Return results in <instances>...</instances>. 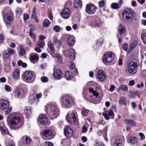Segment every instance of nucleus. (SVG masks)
<instances>
[{"mask_svg":"<svg viewBox=\"0 0 146 146\" xmlns=\"http://www.w3.org/2000/svg\"><path fill=\"white\" fill-rule=\"evenodd\" d=\"M61 106L64 108H69L75 104L74 100L71 96H63L61 97Z\"/></svg>","mask_w":146,"mask_h":146,"instance_id":"1","label":"nucleus"},{"mask_svg":"<svg viewBox=\"0 0 146 146\" xmlns=\"http://www.w3.org/2000/svg\"><path fill=\"white\" fill-rule=\"evenodd\" d=\"M122 15L124 19L128 22L132 21L135 17L134 11L130 8L125 9L123 11Z\"/></svg>","mask_w":146,"mask_h":146,"instance_id":"2","label":"nucleus"},{"mask_svg":"<svg viewBox=\"0 0 146 146\" xmlns=\"http://www.w3.org/2000/svg\"><path fill=\"white\" fill-rule=\"evenodd\" d=\"M137 60L135 59H133L127 66V71L130 74H134L137 71Z\"/></svg>","mask_w":146,"mask_h":146,"instance_id":"3","label":"nucleus"},{"mask_svg":"<svg viewBox=\"0 0 146 146\" xmlns=\"http://www.w3.org/2000/svg\"><path fill=\"white\" fill-rule=\"evenodd\" d=\"M12 107H9V103L8 101L4 100H0V109L1 110H5V113L7 114H9L12 110Z\"/></svg>","mask_w":146,"mask_h":146,"instance_id":"4","label":"nucleus"},{"mask_svg":"<svg viewBox=\"0 0 146 146\" xmlns=\"http://www.w3.org/2000/svg\"><path fill=\"white\" fill-rule=\"evenodd\" d=\"M47 107L50 108V109L51 115L55 118H56L59 114V111L57 108L56 104L55 103H50L47 104Z\"/></svg>","mask_w":146,"mask_h":146,"instance_id":"5","label":"nucleus"},{"mask_svg":"<svg viewBox=\"0 0 146 146\" xmlns=\"http://www.w3.org/2000/svg\"><path fill=\"white\" fill-rule=\"evenodd\" d=\"M11 125L14 127L15 129H17L20 127L22 125L20 118L17 116H13L10 120Z\"/></svg>","mask_w":146,"mask_h":146,"instance_id":"6","label":"nucleus"},{"mask_svg":"<svg viewBox=\"0 0 146 146\" xmlns=\"http://www.w3.org/2000/svg\"><path fill=\"white\" fill-rule=\"evenodd\" d=\"M115 54L111 51H109L105 54L103 58V62L105 63H110L113 60Z\"/></svg>","mask_w":146,"mask_h":146,"instance_id":"7","label":"nucleus"},{"mask_svg":"<svg viewBox=\"0 0 146 146\" xmlns=\"http://www.w3.org/2000/svg\"><path fill=\"white\" fill-rule=\"evenodd\" d=\"M97 9L96 7L94 4H89L86 5V11L89 14H92L95 12Z\"/></svg>","mask_w":146,"mask_h":146,"instance_id":"8","label":"nucleus"},{"mask_svg":"<svg viewBox=\"0 0 146 146\" xmlns=\"http://www.w3.org/2000/svg\"><path fill=\"white\" fill-rule=\"evenodd\" d=\"M71 14L70 10L68 8H65L62 11L61 15L62 18L65 19L69 18Z\"/></svg>","mask_w":146,"mask_h":146,"instance_id":"9","label":"nucleus"},{"mask_svg":"<svg viewBox=\"0 0 146 146\" xmlns=\"http://www.w3.org/2000/svg\"><path fill=\"white\" fill-rule=\"evenodd\" d=\"M66 119L69 122L75 123L76 121V118L74 113L71 112L68 113L66 116Z\"/></svg>","mask_w":146,"mask_h":146,"instance_id":"10","label":"nucleus"},{"mask_svg":"<svg viewBox=\"0 0 146 146\" xmlns=\"http://www.w3.org/2000/svg\"><path fill=\"white\" fill-rule=\"evenodd\" d=\"M3 17L5 23L7 25L11 23L13 19V17L12 15L8 14L3 15Z\"/></svg>","mask_w":146,"mask_h":146,"instance_id":"11","label":"nucleus"},{"mask_svg":"<svg viewBox=\"0 0 146 146\" xmlns=\"http://www.w3.org/2000/svg\"><path fill=\"white\" fill-rule=\"evenodd\" d=\"M102 115L107 120H108L109 119V116L111 117H110L112 119H113L114 117L113 111L112 110H106L105 112L104 113L102 114Z\"/></svg>","mask_w":146,"mask_h":146,"instance_id":"12","label":"nucleus"},{"mask_svg":"<svg viewBox=\"0 0 146 146\" xmlns=\"http://www.w3.org/2000/svg\"><path fill=\"white\" fill-rule=\"evenodd\" d=\"M97 76L98 79L101 81L103 82L106 80V75L104 72L102 70H100L98 71Z\"/></svg>","mask_w":146,"mask_h":146,"instance_id":"13","label":"nucleus"},{"mask_svg":"<svg viewBox=\"0 0 146 146\" xmlns=\"http://www.w3.org/2000/svg\"><path fill=\"white\" fill-rule=\"evenodd\" d=\"M64 133L65 136L70 137L72 136L73 131L72 129L68 126H66L64 130Z\"/></svg>","mask_w":146,"mask_h":146,"instance_id":"14","label":"nucleus"},{"mask_svg":"<svg viewBox=\"0 0 146 146\" xmlns=\"http://www.w3.org/2000/svg\"><path fill=\"white\" fill-rule=\"evenodd\" d=\"M39 57L38 55L37 54H30L29 59L31 62L33 63H35L39 60Z\"/></svg>","mask_w":146,"mask_h":146,"instance_id":"15","label":"nucleus"},{"mask_svg":"<svg viewBox=\"0 0 146 146\" xmlns=\"http://www.w3.org/2000/svg\"><path fill=\"white\" fill-rule=\"evenodd\" d=\"M39 41L37 44V46L40 48H43L44 46L45 42L44 39L46 38V37L42 35H40L38 37Z\"/></svg>","mask_w":146,"mask_h":146,"instance_id":"16","label":"nucleus"},{"mask_svg":"<svg viewBox=\"0 0 146 146\" xmlns=\"http://www.w3.org/2000/svg\"><path fill=\"white\" fill-rule=\"evenodd\" d=\"M27 92L25 90L22 89L18 90L15 93V96L17 98H22L26 95Z\"/></svg>","mask_w":146,"mask_h":146,"instance_id":"17","label":"nucleus"},{"mask_svg":"<svg viewBox=\"0 0 146 146\" xmlns=\"http://www.w3.org/2000/svg\"><path fill=\"white\" fill-rule=\"evenodd\" d=\"M54 76L55 78L58 80L60 79L62 76V72L59 69H57L54 71Z\"/></svg>","mask_w":146,"mask_h":146,"instance_id":"18","label":"nucleus"},{"mask_svg":"<svg viewBox=\"0 0 146 146\" xmlns=\"http://www.w3.org/2000/svg\"><path fill=\"white\" fill-rule=\"evenodd\" d=\"M39 122L42 124L45 125L47 122L48 119L46 116L44 114L40 115L38 117Z\"/></svg>","mask_w":146,"mask_h":146,"instance_id":"19","label":"nucleus"},{"mask_svg":"<svg viewBox=\"0 0 146 146\" xmlns=\"http://www.w3.org/2000/svg\"><path fill=\"white\" fill-rule=\"evenodd\" d=\"M67 42L68 44L70 46H73L75 42V38L73 36L69 35L67 39Z\"/></svg>","mask_w":146,"mask_h":146,"instance_id":"20","label":"nucleus"},{"mask_svg":"<svg viewBox=\"0 0 146 146\" xmlns=\"http://www.w3.org/2000/svg\"><path fill=\"white\" fill-rule=\"evenodd\" d=\"M74 7L75 8H81L82 4L80 0H74L73 2Z\"/></svg>","mask_w":146,"mask_h":146,"instance_id":"21","label":"nucleus"},{"mask_svg":"<svg viewBox=\"0 0 146 146\" xmlns=\"http://www.w3.org/2000/svg\"><path fill=\"white\" fill-rule=\"evenodd\" d=\"M42 135L44 137H50L52 135V132L51 130L49 129H47L44 130L42 132Z\"/></svg>","mask_w":146,"mask_h":146,"instance_id":"22","label":"nucleus"},{"mask_svg":"<svg viewBox=\"0 0 146 146\" xmlns=\"http://www.w3.org/2000/svg\"><path fill=\"white\" fill-rule=\"evenodd\" d=\"M20 76V71L18 69L15 70L13 75V78L16 80L18 79Z\"/></svg>","mask_w":146,"mask_h":146,"instance_id":"23","label":"nucleus"},{"mask_svg":"<svg viewBox=\"0 0 146 146\" xmlns=\"http://www.w3.org/2000/svg\"><path fill=\"white\" fill-rule=\"evenodd\" d=\"M64 77L67 80H71L73 77V74L72 72L68 71L65 72Z\"/></svg>","mask_w":146,"mask_h":146,"instance_id":"24","label":"nucleus"},{"mask_svg":"<svg viewBox=\"0 0 146 146\" xmlns=\"http://www.w3.org/2000/svg\"><path fill=\"white\" fill-rule=\"evenodd\" d=\"M124 121L126 125L132 126H136V123L132 120L126 119Z\"/></svg>","mask_w":146,"mask_h":146,"instance_id":"25","label":"nucleus"},{"mask_svg":"<svg viewBox=\"0 0 146 146\" xmlns=\"http://www.w3.org/2000/svg\"><path fill=\"white\" fill-rule=\"evenodd\" d=\"M138 42L136 41H133L129 46L128 50V53L130 52L137 46Z\"/></svg>","mask_w":146,"mask_h":146,"instance_id":"26","label":"nucleus"},{"mask_svg":"<svg viewBox=\"0 0 146 146\" xmlns=\"http://www.w3.org/2000/svg\"><path fill=\"white\" fill-rule=\"evenodd\" d=\"M118 102L120 104L126 105L127 102V99L125 97H121L118 101Z\"/></svg>","mask_w":146,"mask_h":146,"instance_id":"27","label":"nucleus"},{"mask_svg":"<svg viewBox=\"0 0 146 146\" xmlns=\"http://www.w3.org/2000/svg\"><path fill=\"white\" fill-rule=\"evenodd\" d=\"M53 41L55 46L57 47H59L61 45V41L56 36L53 37Z\"/></svg>","mask_w":146,"mask_h":146,"instance_id":"28","label":"nucleus"},{"mask_svg":"<svg viewBox=\"0 0 146 146\" xmlns=\"http://www.w3.org/2000/svg\"><path fill=\"white\" fill-rule=\"evenodd\" d=\"M119 32L120 35H122L126 31L125 27L122 25H120L118 28Z\"/></svg>","mask_w":146,"mask_h":146,"instance_id":"29","label":"nucleus"},{"mask_svg":"<svg viewBox=\"0 0 146 146\" xmlns=\"http://www.w3.org/2000/svg\"><path fill=\"white\" fill-rule=\"evenodd\" d=\"M91 25L93 26L100 27H101L102 23L101 21L99 20L94 21L91 23Z\"/></svg>","mask_w":146,"mask_h":146,"instance_id":"30","label":"nucleus"},{"mask_svg":"<svg viewBox=\"0 0 146 146\" xmlns=\"http://www.w3.org/2000/svg\"><path fill=\"white\" fill-rule=\"evenodd\" d=\"M34 77L33 72L31 71H28V80H31V81L28 82V83L32 82L34 81V79L33 77Z\"/></svg>","mask_w":146,"mask_h":146,"instance_id":"31","label":"nucleus"},{"mask_svg":"<svg viewBox=\"0 0 146 146\" xmlns=\"http://www.w3.org/2000/svg\"><path fill=\"white\" fill-rule=\"evenodd\" d=\"M31 17L34 19L36 22L38 23V20L36 17V8L35 7H34L33 9L31 15Z\"/></svg>","mask_w":146,"mask_h":146,"instance_id":"32","label":"nucleus"},{"mask_svg":"<svg viewBox=\"0 0 146 146\" xmlns=\"http://www.w3.org/2000/svg\"><path fill=\"white\" fill-rule=\"evenodd\" d=\"M128 140L129 142L132 143H136L137 142V139L135 137H130L128 138Z\"/></svg>","mask_w":146,"mask_h":146,"instance_id":"33","label":"nucleus"},{"mask_svg":"<svg viewBox=\"0 0 146 146\" xmlns=\"http://www.w3.org/2000/svg\"><path fill=\"white\" fill-rule=\"evenodd\" d=\"M70 60H73L75 58V50L73 49H70Z\"/></svg>","mask_w":146,"mask_h":146,"instance_id":"34","label":"nucleus"},{"mask_svg":"<svg viewBox=\"0 0 146 146\" xmlns=\"http://www.w3.org/2000/svg\"><path fill=\"white\" fill-rule=\"evenodd\" d=\"M0 130L3 134H8L9 131L8 129L4 126H0Z\"/></svg>","mask_w":146,"mask_h":146,"instance_id":"35","label":"nucleus"},{"mask_svg":"<svg viewBox=\"0 0 146 146\" xmlns=\"http://www.w3.org/2000/svg\"><path fill=\"white\" fill-rule=\"evenodd\" d=\"M21 78L23 80L27 82V71H25L23 73Z\"/></svg>","mask_w":146,"mask_h":146,"instance_id":"36","label":"nucleus"},{"mask_svg":"<svg viewBox=\"0 0 146 146\" xmlns=\"http://www.w3.org/2000/svg\"><path fill=\"white\" fill-rule=\"evenodd\" d=\"M122 141L121 139L116 140L114 142L113 146H122Z\"/></svg>","mask_w":146,"mask_h":146,"instance_id":"37","label":"nucleus"},{"mask_svg":"<svg viewBox=\"0 0 146 146\" xmlns=\"http://www.w3.org/2000/svg\"><path fill=\"white\" fill-rule=\"evenodd\" d=\"M111 8L114 9H117L121 7V5L117 3H113L111 5Z\"/></svg>","mask_w":146,"mask_h":146,"instance_id":"38","label":"nucleus"},{"mask_svg":"<svg viewBox=\"0 0 146 146\" xmlns=\"http://www.w3.org/2000/svg\"><path fill=\"white\" fill-rule=\"evenodd\" d=\"M35 98V94L31 95L29 96V101L31 104H32L34 102Z\"/></svg>","mask_w":146,"mask_h":146,"instance_id":"39","label":"nucleus"},{"mask_svg":"<svg viewBox=\"0 0 146 146\" xmlns=\"http://www.w3.org/2000/svg\"><path fill=\"white\" fill-rule=\"evenodd\" d=\"M48 47L50 49L52 53H54V45L52 42H50L48 43Z\"/></svg>","mask_w":146,"mask_h":146,"instance_id":"40","label":"nucleus"},{"mask_svg":"<svg viewBox=\"0 0 146 146\" xmlns=\"http://www.w3.org/2000/svg\"><path fill=\"white\" fill-rule=\"evenodd\" d=\"M2 55L3 59L5 58H8L10 56L9 54L8 53L7 51L5 50L3 51Z\"/></svg>","mask_w":146,"mask_h":146,"instance_id":"41","label":"nucleus"},{"mask_svg":"<svg viewBox=\"0 0 146 146\" xmlns=\"http://www.w3.org/2000/svg\"><path fill=\"white\" fill-rule=\"evenodd\" d=\"M50 24V22L48 19H45L43 23V26L45 27H48Z\"/></svg>","mask_w":146,"mask_h":146,"instance_id":"42","label":"nucleus"},{"mask_svg":"<svg viewBox=\"0 0 146 146\" xmlns=\"http://www.w3.org/2000/svg\"><path fill=\"white\" fill-rule=\"evenodd\" d=\"M89 91L90 92L92 93L94 96L96 97H98L99 95V94L97 93V91H94V89L92 88H90Z\"/></svg>","mask_w":146,"mask_h":146,"instance_id":"43","label":"nucleus"},{"mask_svg":"<svg viewBox=\"0 0 146 146\" xmlns=\"http://www.w3.org/2000/svg\"><path fill=\"white\" fill-rule=\"evenodd\" d=\"M15 12L17 15L20 16L22 14L23 11L21 8H17Z\"/></svg>","mask_w":146,"mask_h":146,"instance_id":"44","label":"nucleus"},{"mask_svg":"<svg viewBox=\"0 0 146 146\" xmlns=\"http://www.w3.org/2000/svg\"><path fill=\"white\" fill-rule=\"evenodd\" d=\"M106 4V2L104 0L100 1L98 2V5L100 7H103Z\"/></svg>","mask_w":146,"mask_h":146,"instance_id":"45","label":"nucleus"},{"mask_svg":"<svg viewBox=\"0 0 146 146\" xmlns=\"http://www.w3.org/2000/svg\"><path fill=\"white\" fill-rule=\"evenodd\" d=\"M120 88L121 90L124 91H127L128 90L127 87L125 85H121L120 86Z\"/></svg>","mask_w":146,"mask_h":146,"instance_id":"46","label":"nucleus"},{"mask_svg":"<svg viewBox=\"0 0 146 146\" xmlns=\"http://www.w3.org/2000/svg\"><path fill=\"white\" fill-rule=\"evenodd\" d=\"M21 141L24 144H27V136L25 135L23 136L21 139Z\"/></svg>","mask_w":146,"mask_h":146,"instance_id":"47","label":"nucleus"},{"mask_svg":"<svg viewBox=\"0 0 146 146\" xmlns=\"http://www.w3.org/2000/svg\"><path fill=\"white\" fill-rule=\"evenodd\" d=\"M89 112L88 110L86 109L85 108H83L82 111V114L84 116H86Z\"/></svg>","mask_w":146,"mask_h":146,"instance_id":"48","label":"nucleus"},{"mask_svg":"<svg viewBox=\"0 0 146 146\" xmlns=\"http://www.w3.org/2000/svg\"><path fill=\"white\" fill-rule=\"evenodd\" d=\"M20 52L19 53L20 55L23 56L25 54V51L24 49L22 48L21 46H20Z\"/></svg>","mask_w":146,"mask_h":146,"instance_id":"49","label":"nucleus"},{"mask_svg":"<svg viewBox=\"0 0 146 146\" xmlns=\"http://www.w3.org/2000/svg\"><path fill=\"white\" fill-rule=\"evenodd\" d=\"M61 29V27L58 25L54 26L53 27L54 30L57 32H59Z\"/></svg>","mask_w":146,"mask_h":146,"instance_id":"50","label":"nucleus"},{"mask_svg":"<svg viewBox=\"0 0 146 146\" xmlns=\"http://www.w3.org/2000/svg\"><path fill=\"white\" fill-rule=\"evenodd\" d=\"M141 37L142 40L143 41V42L146 44V33L142 34L141 35Z\"/></svg>","mask_w":146,"mask_h":146,"instance_id":"51","label":"nucleus"},{"mask_svg":"<svg viewBox=\"0 0 146 146\" xmlns=\"http://www.w3.org/2000/svg\"><path fill=\"white\" fill-rule=\"evenodd\" d=\"M29 31H31L33 32V31H35L36 29V27L35 26L33 25H30L29 26Z\"/></svg>","mask_w":146,"mask_h":146,"instance_id":"52","label":"nucleus"},{"mask_svg":"<svg viewBox=\"0 0 146 146\" xmlns=\"http://www.w3.org/2000/svg\"><path fill=\"white\" fill-rule=\"evenodd\" d=\"M41 80L43 82H46L48 81V80L47 77L43 76L41 78Z\"/></svg>","mask_w":146,"mask_h":146,"instance_id":"53","label":"nucleus"},{"mask_svg":"<svg viewBox=\"0 0 146 146\" xmlns=\"http://www.w3.org/2000/svg\"><path fill=\"white\" fill-rule=\"evenodd\" d=\"M103 43V41L102 39L98 40L97 41L96 44L98 46H100L102 45Z\"/></svg>","mask_w":146,"mask_h":146,"instance_id":"54","label":"nucleus"},{"mask_svg":"<svg viewBox=\"0 0 146 146\" xmlns=\"http://www.w3.org/2000/svg\"><path fill=\"white\" fill-rule=\"evenodd\" d=\"M7 51L9 54H13L15 52L14 50L9 48H7Z\"/></svg>","mask_w":146,"mask_h":146,"instance_id":"55","label":"nucleus"},{"mask_svg":"<svg viewBox=\"0 0 146 146\" xmlns=\"http://www.w3.org/2000/svg\"><path fill=\"white\" fill-rule=\"evenodd\" d=\"M5 89L7 92H10L11 91V87L8 85L5 86Z\"/></svg>","mask_w":146,"mask_h":146,"instance_id":"56","label":"nucleus"},{"mask_svg":"<svg viewBox=\"0 0 146 146\" xmlns=\"http://www.w3.org/2000/svg\"><path fill=\"white\" fill-rule=\"evenodd\" d=\"M29 35L32 39L35 38V35L34 33L32 31H29Z\"/></svg>","mask_w":146,"mask_h":146,"instance_id":"57","label":"nucleus"},{"mask_svg":"<svg viewBox=\"0 0 146 146\" xmlns=\"http://www.w3.org/2000/svg\"><path fill=\"white\" fill-rule=\"evenodd\" d=\"M23 15V20L25 22L27 20V14L26 13H24Z\"/></svg>","mask_w":146,"mask_h":146,"instance_id":"58","label":"nucleus"},{"mask_svg":"<svg viewBox=\"0 0 146 146\" xmlns=\"http://www.w3.org/2000/svg\"><path fill=\"white\" fill-rule=\"evenodd\" d=\"M42 95V93H40L38 94H35V98L36 99H38L41 98Z\"/></svg>","mask_w":146,"mask_h":146,"instance_id":"59","label":"nucleus"},{"mask_svg":"<svg viewBox=\"0 0 146 146\" xmlns=\"http://www.w3.org/2000/svg\"><path fill=\"white\" fill-rule=\"evenodd\" d=\"M4 40V37L1 34H0V43H2Z\"/></svg>","mask_w":146,"mask_h":146,"instance_id":"60","label":"nucleus"},{"mask_svg":"<svg viewBox=\"0 0 146 146\" xmlns=\"http://www.w3.org/2000/svg\"><path fill=\"white\" fill-rule=\"evenodd\" d=\"M115 89V86L114 85H111L110 88V91L113 92Z\"/></svg>","mask_w":146,"mask_h":146,"instance_id":"61","label":"nucleus"},{"mask_svg":"<svg viewBox=\"0 0 146 146\" xmlns=\"http://www.w3.org/2000/svg\"><path fill=\"white\" fill-rule=\"evenodd\" d=\"M128 46V45L126 43L124 44L123 47V49L125 51H126L127 50Z\"/></svg>","mask_w":146,"mask_h":146,"instance_id":"62","label":"nucleus"},{"mask_svg":"<svg viewBox=\"0 0 146 146\" xmlns=\"http://www.w3.org/2000/svg\"><path fill=\"white\" fill-rule=\"evenodd\" d=\"M45 143L48 146H53V144L52 142L46 141L45 142Z\"/></svg>","mask_w":146,"mask_h":146,"instance_id":"63","label":"nucleus"},{"mask_svg":"<svg viewBox=\"0 0 146 146\" xmlns=\"http://www.w3.org/2000/svg\"><path fill=\"white\" fill-rule=\"evenodd\" d=\"M95 146H104L102 143L101 142L97 143Z\"/></svg>","mask_w":146,"mask_h":146,"instance_id":"64","label":"nucleus"}]
</instances>
